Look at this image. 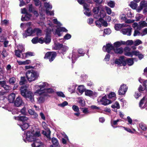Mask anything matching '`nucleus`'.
Instances as JSON below:
<instances>
[{"label":"nucleus","mask_w":147,"mask_h":147,"mask_svg":"<svg viewBox=\"0 0 147 147\" xmlns=\"http://www.w3.org/2000/svg\"><path fill=\"white\" fill-rule=\"evenodd\" d=\"M68 47L65 45H63L61 49L62 51V52H66L68 49Z\"/></svg>","instance_id":"obj_55"},{"label":"nucleus","mask_w":147,"mask_h":147,"mask_svg":"<svg viewBox=\"0 0 147 147\" xmlns=\"http://www.w3.org/2000/svg\"><path fill=\"white\" fill-rule=\"evenodd\" d=\"M109 98L112 99L113 100H114L116 99V94L114 92H111L108 96Z\"/></svg>","instance_id":"obj_40"},{"label":"nucleus","mask_w":147,"mask_h":147,"mask_svg":"<svg viewBox=\"0 0 147 147\" xmlns=\"http://www.w3.org/2000/svg\"><path fill=\"white\" fill-rule=\"evenodd\" d=\"M26 57H28L29 56H32L34 55V53H33L28 52L26 53Z\"/></svg>","instance_id":"obj_61"},{"label":"nucleus","mask_w":147,"mask_h":147,"mask_svg":"<svg viewBox=\"0 0 147 147\" xmlns=\"http://www.w3.org/2000/svg\"><path fill=\"white\" fill-rule=\"evenodd\" d=\"M18 64L20 65H28L31 63V61L29 60H26L24 61H17Z\"/></svg>","instance_id":"obj_28"},{"label":"nucleus","mask_w":147,"mask_h":147,"mask_svg":"<svg viewBox=\"0 0 147 147\" xmlns=\"http://www.w3.org/2000/svg\"><path fill=\"white\" fill-rule=\"evenodd\" d=\"M40 134L39 131H28L26 134H24L23 136L24 141L26 142L27 141L32 142L34 140L40 136Z\"/></svg>","instance_id":"obj_3"},{"label":"nucleus","mask_w":147,"mask_h":147,"mask_svg":"<svg viewBox=\"0 0 147 147\" xmlns=\"http://www.w3.org/2000/svg\"><path fill=\"white\" fill-rule=\"evenodd\" d=\"M78 102L80 104V105L82 106H84L85 104V102L84 100H83L82 98L80 97L78 98Z\"/></svg>","instance_id":"obj_50"},{"label":"nucleus","mask_w":147,"mask_h":147,"mask_svg":"<svg viewBox=\"0 0 147 147\" xmlns=\"http://www.w3.org/2000/svg\"><path fill=\"white\" fill-rule=\"evenodd\" d=\"M75 85H73L70 86L68 88V91L71 93L74 92L76 88Z\"/></svg>","instance_id":"obj_45"},{"label":"nucleus","mask_w":147,"mask_h":147,"mask_svg":"<svg viewBox=\"0 0 147 147\" xmlns=\"http://www.w3.org/2000/svg\"><path fill=\"white\" fill-rule=\"evenodd\" d=\"M146 98V97H144L140 102L139 106L141 109L144 108L146 107V102L147 101Z\"/></svg>","instance_id":"obj_23"},{"label":"nucleus","mask_w":147,"mask_h":147,"mask_svg":"<svg viewBox=\"0 0 147 147\" xmlns=\"http://www.w3.org/2000/svg\"><path fill=\"white\" fill-rule=\"evenodd\" d=\"M16 80L14 77H12L10 78L9 80V82L10 84H13L16 82Z\"/></svg>","instance_id":"obj_60"},{"label":"nucleus","mask_w":147,"mask_h":147,"mask_svg":"<svg viewBox=\"0 0 147 147\" xmlns=\"http://www.w3.org/2000/svg\"><path fill=\"white\" fill-rule=\"evenodd\" d=\"M52 142L54 145L57 146H58L59 142L57 139L56 138H53L52 139Z\"/></svg>","instance_id":"obj_43"},{"label":"nucleus","mask_w":147,"mask_h":147,"mask_svg":"<svg viewBox=\"0 0 147 147\" xmlns=\"http://www.w3.org/2000/svg\"><path fill=\"white\" fill-rule=\"evenodd\" d=\"M105 8L106 12L108 14L111 15L112 16H115V13L114 12H112V10L110 8L107 6H105Z\"/></svg>","instance_id":"obj_31"},{"label":"nucleus","mask_w":147,"mask_h":147,"mask_svg":"<svg viewBox=\"0 0 147 147\" xmlns=\"http://www.w3.org/2000/svg\"><path fill=\"white\" fill-rule=\"evenodd\" d=\"M42 134L46 136L47 138L49 139H50V134L51 131L49 130H47L46 131H42Z\"/></svg>","instance_id":"obj_38"},{"label":"nucleus","mask_w":147,"mask_h":147,"mask_svg":"<svg viewBox=\"0 0 147 147\" xmlns=\"http://www.w3.org/2000/svg\"><path fill=\"white\" fill-rule=\"evenodd\" d=\"M34 35L35 34L37 36H41L42 34V31L39 28H36L34 29Z\"/></svg>","instance_id":"obj_34"},{"label":"nucleus","mask_w":147,"mask_h":147,"mask_svg":"<svg viewBox=\"0 0 147 147\" xmlns=\"http://www.w3.org/2000/svg\"><path fill=\"white\" fill-rule=\"evenodd\" d=\"M49 84L46 82H41L39 84L34 86V89L35 90L34 94L35 95H40L47 92L53 93L54 90L51 88H48Z\"/></svg>","instance_id":"obj_1"},{"label":"nucleus","mask_w":147,"mask_h":147,"mask_svg":"<svg viewBox=\"0 0 147 147\" xmlns=\"http://www.w3.org/2000/svg\"><path fill=\"white\" fill-rule=\"evenodd\" d=\"M44 6L46 8V12L47 14L50 15H52L54 14L53 11H50L48 10L51 9L52 8V5H51L49 3H44Z\"/></svg>","instance_id":"obj_13"},{"label":"nucleus","mask_w":147,"mask_h":147,"mask_svg":"<svg viewBox=\"0 0 147 147\" xmlns=\"http://www.w3.org/2000/svg\"><path fill=\"white\" fill-rule=\"evenodd\" d=\"M84 53L82 49H80L78 51L74 50L73 51L72 55V63H73V61L76 60L78 57L81 56H83Z\"/></svg>","instance_id":"obj_7"},{"label":"nucleus","mask_w":147,"mask_h":147,"mask_svg":"<svg viewBox=\"0 0 147 147\" xmlns=\"http://www.w3.org/2000/svg\"><path fill=\"white\" fill-rule=\"evenodd\" d=\"M23 102L22 98L18 97H17L14 102L15 105L17 107H19L23 104Z\"/></svg>","instance_id":"obj_18"},{"label":"nucleus","mask_w":147,"mask_h":147,"mask_svg":"<svg viewBox=\"0 0 147 147\" xmlns=\"http://www.w3.org/2000/svg\"><path fill=\"white\" fill-rule=\"evenodd\" d=\"M99 20L95 22L96 25L98 27H100L102 25V22L103 21V19L99 18Z\"/></svg>","instance_id":"obj_39"},{"label":"nucleus","mask_w":147,"mask_h":147,"mask_svg":"<svg viewBox=\"0 0 147 147\" xmlns=\"http://www.w3.org/2000/svg\"><path fill=\"white\" fill-rule=\"evenodd\" d=\"M22 129L23 130H25L27 129L29 127V125L27 123H23L22 124L19 125Z\"/></svg>","instance_id":"obj_37"},{"label":"nucleus","mask_w":147,"mask_h":147,"mask_svg":"<svg viewBox=\"0 0 147 147\" xmlns=\"http://www.w3.org/2000/svg\"><path fill=\"white\" fill-rule=\"evenodd\" d=\"M111 32V31L109 28H106L104 30V33L105 34L107 35L109 34Z\"/></svg>","instance_id":"obj_54"},{"label":"nucleus","mask_w":147,"mask_h":147,"mask_svg":"<svg viewBox=\"0 0 147 147\" xmlns=\"http://www.w3.org/2000/svg\"><path fill=\"white\" fill-rule=\"evenodd\" d=\"M28 11L30 12H32L34 11V8L32 4H29Z\"/></svg>","instance_id":"obj_64"},{"label":"nucleus","mask_w":147,"mask_h":147,"mask_svg":"<svg viewBox=\"0 0 147 147\" xmlns=\"http://www.w3.org/2000/svg\"><path fill=\"white\" fill-rule=\"evenodd\" d=\"M88 5L86 4H84V13L85 14L88 16H90L91 15L90 10L88 8Z\"/></svg>","instance_id":"obj_22"},{"label":"nucleus","mask_w":147,"mask_h":147,"mask_svg":"<svg viewBox=\"0 0 147 147\" xmlns=\"http://www.w3.org/2000/svg\"><path fill=\"white\" fill-rule=\"evenodd\" d=\"M26 76L28 80L30 82H32L38 78L39 76V74L36 71L29 70L26 73Z\"/></svg>","instance_id":"obj_6"},{"label":"nucleus","mask_w":147,"mask_h":147,"mask_svg":"<svg viewBox=\"0 0 147 147\" xmlns=\"http://www.w3.org/2000/svg\"><path fill=\"white\" fill-rule=\"evenodd\" d=\"M14 118L16 120H20L23 122L28 120V118L25 116L14 117Z\"/></svg>","instance_id":"obj_32"},{"label":"nucleus","mask_w":147,"mask_h":147,"mask_svg":"<svg viewBox=\"0 0 147 147\" xmlns=\"http://www.w3.org/2000/svg\"><path fill=\"white\" fill-rule=\"evenodd\" d=\"M33 141H34V142L32 144V147H40L42 145V142L37 138L34 140Z\"/></svg>","instance_id":"obj_17"},{"label":"nucleus","mask_w":147,"mask_h":147,"mask_svg":"<svg viewBox=\"0 0 147 147\" xmlns=\"http://www.w3.org/2000/svg\"><path fill=\"white\" fill-rule=\"evenodd\" d=\"M107 5L110 7L114 8L115 5V3L114 1H109L107 3Z\"/></svg>","instance_id":"obj_42"},{"label":"nucleus","mask_w":147,"mask_h":147,"mask_svg":"<svg viewBox=\"0 0 147 147\" xmlns=\"http://www.w3.org/2000/svg\"><path fill=\"white\" fill-rule=\"evenodd\" d=\"M1 87L3 88L6 90H8L11 89V88L9 86L6 85L3 81H0V89Z\"/></svg>","instance_id":"obj_27"},{"label":"nucleus","mask_w":147,"mask_h":147,"mask_svg":"<svg viewBox=\"0 0 147 147\" xmlns=\"http://www.w3.org/2000/svg\"><path fill=\"white\" fill-rule=\"evenodd\" d=\"M41 95L39 97L37 98V102L39 103H42L45 100V94H42L36 95Z\"/></svg>","instance_id":"obj_30"},{"label":"nucleus","mask_w":147,"mask_h":147,"mask_svg":"<svg viewBox=\"0 0 147 147\" xmlns=\"http://www.w3.org/2000/svg\"><path fill=\"white\" fill-rule=\"evenodd\" d=\"M142 43V42L139 39H137L134 42V45L135 46H137Z\"/></svg>","instance_id":"obj_56"},{"label":"nucleus","mask_w":147,"mask_h":147,"mask_svg":"<svg viewBox=\"0 0 147 147\" xmlns=\"http://www.w3.org/2000/svg\"><path fill=\"white\" fill-rule=\"evenodd\" d=\"M78 90L80 94H82V93L86 90L85 88L83 85H81L79 86L78 88Z\"/></svg>","instance_id":"obj_36"},{"label":"nucleus","mask_w":147,"mask_h":147,"mask_svg":"<svg viewBox=\"0 0 147 147\" xmlns=\"http://www.w3.org/2000/svg\"><path fill=\"white\" fill-rule=\"evenodd\" d=\"M115 63L119 65H122L125 66L126 63L123 58L116 59L115 61Z\"/></svg>","instance_id":"obj_20"},{"label":"nucleus","mask_w":147,"mask_h":147,"mask_svg":"<svg viewBox=\"0 0 147 147\" xmlns=\"http://www.w3.org/2000/svg\"><path fill=\"white\" fill-rule=\"evenodd\" d=\"M56 93L59 96L61 97H65L64 94L63 92H57Z\"/></svg>","instance_id":"obj_63"},{"label":"nucleus","mask_w":147,"mask_h":147,"mask_svg":"<svg viewBox=\"0 0 147 147\" xmlns=\"http://www.w3.org/2000/svg\"><path fill=\"white\" fill-rule=\"evenodd\" d=\"M138 54V51H133L131 52H126L125 53V55L127 56L132 57L133 55H137Z\"/></svg>","instance_id":"obj_24"},{"label":"nucleus","mask_w":147,"mask_h":147,"mask_svg":"<svg viewBox=\"0 0 147 147\" xmlns=\"http://www.w3.org/2000/svg\"><path fill=\"white\" fill-rule=\"evenodd\" d=\"M130 6L133 9H135L136 8L138 5L136 3L132 1L130 3Z\"/></svg>","instance_id":"obj_44"},{"label":"nucleus","mask_w":147,"mask_h":147,"mask_svg":"<svg viewBox=\"0 0 147 147\" xmlns=\"http://www.w3.org/2000/svg\"><path fill=\"white\" fill-rule=\"evenodd\" d=\"M16 97V95L14 93H12L9 95L8 96V100L9 102H13Z\"/></svg>","instance_id":"obj_26"},{"label":"nucleus","mask_w":147,"mask_h":147,"mask_svg":"<svg viewBox=\"0 0 147 147\" xmlns=\"http://www.w3.org/2000/svg\"><path fill=\"white\" fill-rule=\"evenodd\" d=\"M128 26V24H117L115 25V30H119L121 28L124 27H126Z\"/></svg>","instance_id":"obj_25"},{"label":"nucleus","mask_w":147,"mask_h":147,"mask_svg":"<svg viewBox=\"0 0 147 147\" xmlns=\"http://www.w3.org/2000/svg\"><path fill=\"white\" fill-rule=\"evenodd\" d=\"M56 56L55 52H48L45 54L44 58L49 59L50 62L53 61Z\"/></svg>","instance_id":"obj_9"},{"label":"nucleus","mask_w":147,"mask_h":147,"mask_svg":"<svg viewBox=\"0 0 147 147\" xmlns=\"http://www.w3.org/2000/svg\"><path fill=\"white\" fill-rule=\"evenodd\" d=\"M63 45L60 44L59 43H55V47L56 49H61L62 46Z\"/></svg>","instance_id":"obj_52"},{"label":"nucleus","mask_w":147,"mask_h":147,"mask_svg":"<svg viewBox=\"0 0 147 147\" xmlns=\"http://www.w3.org/2000/svg\"><path fill=\"white\" fill-rule=\"evenodd\" d=\"M147 6V2L146 1H141L140 3L139 6L136 9V10L138 12H139L144 7Z\"/></svg>","instance_id":"obj_16"},{"label":"nucleus","mask_w":147,"mask_h":147,"mask_svg":"<svg viewBox=\"0 0 147 147\" xmlns=\"http://www.w3.org/2000/svg\"><path fill=\"white\" fill-rule=\"evenodd\" d=\"M67 30L65 28L61 27L57 28L56 30L55 34L59 36H60L61 35V34L60 33V32H67Z\"/></svg>","instance_id":"obj_19"},{"label":"nucleus","mask_w":147,"mask_h":147,"mask_svg":"<svg viewBox=\"0 0 147 147\" xmlns=\"http://www.w3.org/2000/svg\"><path fill=\"white\" fill-rule=\"evenodd\" d=\"M98 103L105 105H107L111 103V101L107 98L106 97H99L97 99Z\"/></svg>","instance_id":"obj_8"},{"label":"nucleus","mask_w":147,"mask_h":147,"mask_svg":"<svg viewBox=\"0 0 147 147\" xmlns=\"http://www.w3.org/2000/svg\"><path fill=\"white\" fill-rule=\"evenodd\" d=\"M20 113L22 114L25 115L26 114L27 112L26 111V108L24 107L20 110Z\"/></svg>","instance_id":"obj_59"},{"label":"nucleus","mask_w":147,"mask_h":147,"mask_svg":"<svg viewBox=\"0 0 147 147\" xmlns=\"http://www.w3.org/2000/svg\"><path fill=\"white\" fill-rule=\"evenodd\" d=\"M126 61L128 65L129 66L132 65L134 63L133 58L127 59Z\"/></svg>","instance_id":"obj_46"},{"label":"nucleus","mask_w":147,"mask_h":147,"mask_svg":"<svg viewBox=\"0 0 147 147\" xmlns=\"http://www.w3.org/2000/svg\"><path fill=\"white\" fill-rule=\"evenodd\" d=\"M132 27L134 28L135 30L136 29H140V26L138 25V24L136 23H134L132 24Z\"/></svg>","instance_id":"obj_57"},{"label":"nucleus","mask_w":147,"mask_h":147,"mask_svg":"<svg viewBox=\"0 0 147 147\" xmlns=\"http://www.w3.org/2000/svg\"><path fill=\"white\" fill-rule=\"evenodd\" d=\"M140 27L147 26V23L145 21L140 22H139Z\"/></svg>","instance_id":"obj_51"},{"label":"nucleus","mask_w":147,"mask_h":147,"mask_svg":"<svg viewBox=\"0 0 147 147\" xmlns=\"http://www.w3.org/2000/svg\"><path fill=\"white\" fill-rule=\"evenodd\" d=\"M128 87L126 85L122 84L120 86L118 91L119 94V95H124L127 92Z\"/></svg>","instance_id":"obj_12"},{"label":"nucleus","mask_w":147,"mask_h":147,"mask_svg":"<svg viewBox=\"0 0 147 147\" xmlns=\"http://www.w3.org/2000/svg\"><path fill=\"white\" fill-rule=\"evenodd\" d=\"M111 107L113 109H119L120 108V106L119 103L117 102H116L111 106Z\"/></svg>","instance_id":"obj_47"},{"label":"nucleus","mask_w":147,"mask_h":147,"mask_svg":"<svg viewBox=\"0 0 147 147\" xmlns=\"http://www.w3.org/2000/svg\"><path fill=\"white\" fill-rule=\"evenodd\" d=\"M53 23L58 25V26H61L62 25V24L59 22H58L57 19H54L53 20Z\"/></svg>","instance_id":"obj_62"},{"label":"nucleus","mask_w":147,"mask_h":147,"mask_svg":"<svg viewBox=\"0 0 147 147\" xmlns=\"http://www.w3.org/2000/svg\"><path fill=\"white\" fill-rule=\"evenodd\" d=\"M31 17V14L27 13L24 17H23V16H22L21 20L22 21L28 20Z\"/></svg>","instance_id":"obj_35"},{"label":"nucleus","mask_w":147,"mask_h":147,"mask_svg":"<svg viewBox=\"0 0 147 147\" xmlns=\"http://www.w3.org/2000/svg\"><path fill=\"white\" fill-rule=\"evenodd\" d=\"M34 35V29H33L31 27L28 28L25 33L23 34V37L26 38L28 36Z\"/></svg>","instance_id":"obj_10"},{"label":"nucleus","mask_w":147,"mask_h":147,"mask_svg":"<svg viewBox=\"0 0 147 147\" xmlns=\"http://www.w3.org/2000/svg\"><path fill=\"white\" fill-rule=\"evenodd\" d=\"M27 85H24L22 86L20 89L21 95L26 99L32 102L34 101V94L30 91H28Z\"/></svg>","instance_id":"obj_4"},{"label":"nucleus","mask_w":147,"mask_h":147,"mask_svg":"<svg viewBox=\"0 0 147 147\" xmlns=\"http://www.w3.org/2000/svg\"><path fill=\"white\" fill-rule=\"evenodd\" d=\"M133 44V40H128L126 42L123 41H117L115 43V46H120L122 45H131Z\"/></svg>","instance_id":"obj_11"},{"label":"nucleus","mask_w":147,"mask_h":147,"mask_svg":"<svg viewBox=\"0 0 147 147\" xmlns=\"http://www.w3.org/2000/svg\"><path fill=\"white\" fill-rule=\"evenodd\" d=\"M101 7H94L92 9L93 12L94 13V17L96 19H98L99 18L98 12L99 10H100Z\"/></svg>","instance_id":"obj_15"},{"label":"nucleus","mask_w":147,"mask_h":147,"mask_svg":"<svg viewBox=\"0 0 147 147\" xmlns=\"http://www.w3.org/2000/svg\"><path fill=\"white\" fill-rule=\"evenodd\" d=\"M132 28L129 27L127 29H123L121 30V32L124 34L130 36L131 34V31Z\"/></svg>","instance_id":"obj_21"},{"label":"nucleus","mask_w":147,"mask_h":147,"mask_svg":"<svg viewBox=\"0 0 147 147\" xmlns=\"http://www.w3.org/2000/svg\"><path fill=\"white\" fill-rule=\"evenodd\" d=\"M111 112V110L110 108H105L103 112H100V113H110Z\"/></svg>","instance_id":"obj_58"},{"label":"nucleus","mask_w":147,"mask_h":147,"mask_svg":"<svg viewBox=\"0 0 147 147\" xmlns=\"http://www.w3.org/2000/svg\"><path fill=\"white\" fill-rule=\"evenodd\" d=\"M140 128L143 131H145L146 129V125L143 123H141L140 124Z\"/></svg>","instance_id":"obj_48"},{"label":"nucleus","mask_w":147,"mask_h":147,"mask_svg":"<svg viewBox=\"0 0 147 147\" xmlns=\"http://www.w3.org/2000/svg\"><path fill=\"white\" fill-rule=\"evenodd\" d=\"M85 94L86 96L92 98L96 97L97 96V94L96 92L89 90H86L85 91Z\"/></svg>","instance_id":"obj_14"},{"label":"nucleus","mask_w":147,"mask_h":147,"mask_svg":"<svg viewBox=\"0 0 147 147\" xmlns=\"http://www.w3.org/2000/svg\"><path fill=\"white\" fill-rule=\"evenodd\" d=\"M140 29H136L135 30L134 36H141V33L139 32L138 30Z\"/></svg>","instance_id":"obj_53"},{"label":"nucleus","mask_w":147,"mask_h":147,"mask_svg":"<svg viewBox=\"0 0 147 147\" xmlns=\"http://www.w3.org/2000/svg\"><path fill=\"white\" fill-rule=\"evenodd\" d=\"M28 112L30 115L32 116V117L34 118L35 119L37 118L38 115L34 111L30 109L28 110Z\"/></svg>","instance_id":"obj_33"},{"label":"nucleus","mask_w":147,"mask_h":147,"mask_svg":"<svg viewBox=\"0 0 147 147\" xmlns=\"http://www.w3.org/2000/svg\"><path fill=\"white\" fill-rule=\"evenodd\" d=\"M121 119H117L116 120L113 121L111 122L112 126L114 128H115L116 127H114L113 126L114 125H116L117 124V123L121 121Z\"/></svg>","instance_id":"obj_49"},{"label":"nucleus","mask_w":147,"mask_h":147,"mask_svg":"<svg viewBox=\"0 0 147 147\" xmlns=\"http://www.w3.org/2000/svg\"><path fill=\"white\" fill-rule=\"evenodd\" d=\"M17 49L16 50L19 51L20 52H23L24 51V49L23 46L21 44H19L17 46Z\"/></svg>","instance_id":"obj_41"},{"label":"nucleus","mask_w":147,"mask_h":147,"mask_svg":"<svg viewBox=\"0 0 147 147\" xmlns=\"http://www.w3.org/2000/svg\"><path fill=\"white\" fill-rule=\"evenodd\" d=\"M39 24L40 25L42 26L43 28H44V27L47 28L46 36L44 39L45 42L46 44L50 43L51 41L50 34L51 31L53 30L52 28V26H53L52 23L50 22H48V24L47 25V26L44 25L43 23H39Z\"/></svg>","instance_id":"obj_5"},{"label":"nucleus","mask_w":147,"mask_h":147,"mask_svg":"<svg viewBox=\"0 0 147 147\" xmlns=\"http://www.w3.org/2000/svg\"><path fill=\"white\" fill-rule=\"evenodd\" d=\"M115 42L113 44V45L111 43L107 44L106 45L104 46L103 47V50L105 52H107L108 53L114 55L115 54H121L123 52V48L121 47L119 48L120 46H115Z\"/></svg>","instance_id":"obj_2"},{"label":"nucleus","mask_w":147,"mask_h":147,"mask_svg":"<svg viewBox=\"0 0 147 147\" xmlns=\"http://www.w3.org/2000/svg\"><path fill=\"white\" fill-rule=\"evenodd\" d=\"M99 15V17H100V18L103 19L106 16V14L105 11L104 10V8L102 7L100 8V12Z\"/></svg>","instance_id":"obj_29"}]
</instances>
